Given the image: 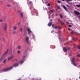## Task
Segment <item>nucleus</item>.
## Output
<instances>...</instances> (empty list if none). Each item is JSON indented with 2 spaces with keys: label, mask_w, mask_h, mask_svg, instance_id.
I'll return each mask as SVG.
<instances>
[{
  "label": "nucleus",
  "mask_w": 80,
  "mask_h": 80,
  "mask_svg": "<svg viewBox=\"0 0 80 80\" xmlns=\"http://www.w3.org/2000/svg\"><path fill=\"white\" fill-rule=\"evenodd\" d=\"M67 23H68V22H67Z\"/></svg>",
  "instance_id": "obj_48"
},
{
  "label": "nucleus",
  "mask_w": 80,
  "mask_h": 80,
  "mask_svg": "<svg viewBox=\"0 0 80 80\" xmlns=\"http://www.w3.org/2000/svg\"><path fill=\"white\" fill-rule=\"evenodd\" d=\"M25 58V56H24V57H23V58Z\"/></svg>",
  "instance_id": "obj_42"
},
{
  "label": "nucleus",
  "mask_w": 80,
  "mask_h": 80,
  "mask_svg": "<svg viewBox=\"0 0 80 80\" xmlns=\"http://www.w3.org/2000/svg\"><path fill=\"white\" fill-rule=\"evenodd\" d=\"M77 56H78V57H80V54H78V55H77Z\"/></svg>",
  "instance_id": "obj_24"
},
{
  "label": "nucleus",
  "mask_w": 80,
  "mask_h": 80,
  "mask_svg": "<svg viewBox=\"0 0 80 80\" xmlns=\"http://www.w3.org/2000/svg\"><path fill=\"white\" fill-rule=\"evenodd\" d=\"M14 58V57H13V56H12L11 57H9L8 58V60H11L12 59V58Z\"/></svg>",
  "instance_id": "obj_8"
},
{
  "label": "nucleus",
  "mask_w": 80,
  "mask_h": 80,
  "mask_svg": "<svg viewBox=\"0 0 80 80\" xmlns=\"http://www.w3.org/2000/svg\"><path fill=\"white\" fill-rule=\"evenodd\" d=\"M71 56V55H69V56H68V57H70Z\"/></svg>",
  "instance_id": "obj_38"
},
{
  "label": "nucleus",
  "mask_w": 80,
  "mask_h": 80,
  "mask_svg": "<svg viewBox=\"0 0 80 80\" xmlns=\"http://www.w3.org/2000/svg\"><path fill=\"white\" fill-rule=\"evenodd\" d=\"M18 25H20V23H19L18 24Z\"/></svg>",
  "instance_id": "obj_43"
},
{
  "label": "nucleus",
  "mask_w": 80,
  "mask_h": 80,
  "mask_svg": "<svg viewBox=\"0 0 80 80\" xmlns=\"http://www.w3.org/2000/svg\"><path fill=\"white\" fill-rule=\"evenodd\" d=\"M18 12H20V11H19Z\"/></svg>",
  "instance_id": "obj_46"
},
{
  "label": "nucleus",
  "mask_w": 80,
  "mask_h": 80,
  "mask_svg": "<svg viewBox=\"0 0 80 80\" xmlns=\"http://www.w3.org/2000/svg\"><path fill=\"white\" fill-rule=\"evenodd\" d=\"M50 12H51V13H53V11H52V10H50Z\"/></svg>",
  "instance_id": "obj_26"
},
{
  "label": "nucleus",
  "mask_w": 80,
  "mask_h": 80,
  "mask_svg": "<svg viewBox=\"0 0 80 80\" xmlns=\"http://www.w3.org/2000/svg\"><path fill=\"white\" fill-rule=\"evenodd\" d=\"M3 26L4 27V29L5 30H7V24L6 23L3 24Z\"/></svg>",
  "instance_id": "obj_5"
},
{
  "label": "nucleus",
  "mask_w": 80,
  "mask_h": 80,
  "mask_svg": "<svg viewBox=\"0 0 80 80\" xmlns=\"http://www.w3.org/2000/svg\"><path fill=\"white\" fill-rule=\"evenodd\" d=\"M58 8V9H60V7H59Z\"/></svg>",
  "instance_id": "obj_37"
},
{
  "label": "nucleus",
  "mask_w": 80,
  "mask_h": 80,
  "mask_svg": "<svg viewBox=\"0 0 80 80\" xmlns=\"http://www.w3.org/2000/svg\"><path fill=\"white\" fill-rule=\"evenodd\" d=\"M48 7H50V4L49 3H48Z\"/></svg>",
  "instance_id": "obj_20"
},
{
  "label": "nucleus",
  "mask_w": 80,
  "mask_h": 80,
  "mask_svg": "<svg viewBox=\"0 0 80 80\" xmlns=\"http://www.w3.org/2000/svg\"><path fill=\"white\" fill-rule=\"evenodd\" d=\"M76 60L75 58H73L72 60V62L74 66L75 67H77V64H76V63H75V62Z\"/></svg>",
  "instance_id": "obj_4"
},
{
  "label": "nucleus",
  "mask_w": 80,
  "mask_h": 80,
  "mask_svg": "<svg viewBox=\"0 0 80 80\" xmlns=\"http://www.w3.org/2000/svg\"><path fill=\"white\" fill-rule=\"evenodd\" d=\"M17 28L16 26H14L13 27V29L14 30H17Z\"/></svg>",
  "instance_id": "obj_12"
},
{
  "label": "nucleus",
  "mask_w": 80,
  "mask_h": 80,
  "mask_svg": "<svg viewBox=\"0 0 80 80\" xmlns=\"http://www.w3.org/2000/svg\"><path fill=\"white\" fill-rule=\"evenodd\" d=\"M67 6L68 7H70V6H68V5H67Z\"/></svg>",
  "instance_id": "obj_35"
},
{
  "label": "nucleus",
  "mask_w": 80,
  "mask_h": 80,
  "mask_svg": "<svg viewBox=\"0 0 80 80\" xmlns=\"http://www.w3.org/2000/svg\"><path fill=\"white\" fill-rule=\"evenodd\" d=\"M21 47V46H19L18 47L19 49H20Z\"/></svg>",
  "instance_id": "obj_27"
},
{
  "label": "nucleus",
  "mask_w": 80,
  "mask_h": 80,
  "mask_svg": "<svg viewBox=\"0 0 80 80\" xmlns=\"http://www.w3.org/2000/svg\"><path fill=\"white\" fill-rule=\"evenodd\" d=\"M28 40H29V38L27 37L26 39V40L27 43H28Z\"/></svg>",
  "instance_id": "obj_9"
},
{
  "label": "nucleus",
  "mask_w": 80,
  "mask_h": 80,
  "mask_svg": "<svg viewBox=\"0 0 80 80\" xmlns=\"http://www.w3.org/2000/svg\"><path fill=\"white\" fill-rule=\"evenodd\" d=\"M1 39L0 38V40H1Z\"/></svg>",
  "instance_id": "obj_50"
},
{
  "label": "nucleus",
  "mask_w": 80,
  "mask_h": 80,
  "mask_svg": "<svg viewBox=\"0 0 80 80\" xmlns=\"http://www.w3.org/2000/svg\"><path fill=\"white\" fill-rule=\"evenodd\" d=\"M55 29H57V28H58V27H57V26H55Z\"/></svg>",
  "instance_id": "obj_21"
},
{
  "label": "nucleus",
  "mask_w": 80,
  "mask_h": 80,
  "mask_svg": "<svg viewBox=\"0 0 80 80\" xmlns=\"http://www.w3.org/2000/svg\"><path fill=\"white\" fill-rule=\"evenodd\" d=\"M52 27H54V24L52 25Z\"/></svg>",
  "instance_id": "obj_34"
},
{
  "label": "nucleus",
  "mask_w": 80,
  "mask_h": 80,
  "mask_svg": "<svg viewBox=\"0 0 80 80\" xmlns=\"http://www.w3.org/2000/svg\"><path fill=\"white\" fill-rule=\"evenodd\" d=\"M58 3H60V1H58Z\"/></svg>",
  "instance_id": "obj_25"
},
{
  "label": "nucleus",
  "mask_w": 80,
  "mask_h": 80,
  "mask_svg": "<svg viewBox=\"0 0 80 80\" xmlns=\"http://www.w3.org/2000/svg\"><path fill=\"white\" fill-rule=\"evenodd\" d=\"M48 25L49 26V27H50L51 25H52V23H49Z\"/></svg>",
  "instance_id": "obj_14"
},
{
  "label": "nucleus",
  "mask_w": 80,
  "mask_h": 80,
  "mask_svg": "<svg viewBox=\"0 0 80 80\" xmlns=\"http://www.w3.org/2000/svg\"><path fill=\"white\" fill-rule=\"evenodd\" d=\"M20 15L22 17H23V14L22 13H21Z\"/></svg>",
  "instance_id": "obj_16"
},
{
  "label": "nucleus",
  "mask_w": 80,
  "mask_h": 80,
  "mask_svg": "<svg viewBox=\"0 0 80 80\" xmlns=\"http://www.w3.org/2000/svg\"><path fill=\"white\" fill-rule=\"evenodd\" d=\"M62 7L64 8V9H65V10H66V11L67 10V8H66V7H65L64 5H63Z\"/></svg>",
  "instance_id": "obj_11"
},
{
  "label": "nucleus",
  "mask_w": 80,
  "mask_h": 80,
  "mask_svg": "<svg viewBox=\"0 0 80 80\" xmlns=\"http://www.w3.org/2000/svg\"><path fill=\"white\" fill-rule=\"evenodd\" d=\"M58 28H59V29H61V28H62V27H60V26H59Z\"/></svg>",
  "instance_id": "obj_28"
},
{
  "label": "nucleus",
  "mask_w": 80,
  "mask_h": 80,
  "mask_svg": "<svg viewBox=\"0 0 80 80\" xmlns=\"http://www.w3.org/2000/svg\"><path fill=\"white\" fill-rule=\"evenodd\" d=\"M5 62H6V60L5 59V60L3 62V63H5Z\"/></svg>",
  "instance_id": "obj_23"
},
{
  "label": "nucleus",
  "mask_w": 80,
  "mask_h": 80,
  "mask_svg": "<svg viewBox=\"0 0 80 80\" xmlns=\"http://www.w3.org/2000/svg\"><path fill=\"white\" fill-rule=\"evenodd\" d=\"M68 30H69V31L70 30V28H68Z\"/></svg>",
  "instance_id": "obj_36"
},
{
  "label": "nucleus",
  "mask_w": 80,
  "mask_h": 80,
  "mask_svg": "<svg viewBox=\"0 0 80 80\" xmlns=\"http://www.w3.org/2000/svg\"><path fill=\"white\" fill-rule=\"evenodd\" d=\"M31 9L32 10H33V12H36L37 13H38V11L37 10L35 9V8H31Z\"/></svg>",
  "instance_id": "obj_6"
},
{
  "label": "nucleus",
  "mask_w": 80,
  "mask_h": 80,
  "mask_svg": "<svg viewBox=\"0 0 80 80\" xmlns=\"http://www.w3.org/2000/svg\"><path fill=\"white\" fill-rule=\"evenodd\" d=\"M62 0V1H64V0Z\"/></svg>",
  "instance_id": "obj_44"
},
{
  "label": "nucleus",
  "mask_w": 80,
  "mask_h": 80,
  "mask_svg": "<svg viewBox=\"0 0 80 80\" xmlns=\"http://www.w3.org/2000/svg\"><path fill=\"white\" fill-rule=\"evenodd\" d=\"M43 3H44V2H43Z\"/></svg>",
  "instance_id": "obj_47"
},
{
  "label": "nucleus",
  "mask_w": 80,
  "mask_h": 80,
  "mask_svg": "<svg viewBox=\"0 0 80 80\" xmlns=\"http://www.w3.org/2000/svg\"><path fill=\"white\" fill-rule=\"evenodd\" d=\"M27 31L28 32V34L29 35V36H30L31 34L33 35V32L31 31L30 28H28Z\"/></svg>",
  "instance_id": "obj_2"
},
{
  "label": "nucleus",
  "mask_w": 80,
  "mask_h": 80,
  "mask_svg": "<svg viewBox=\"0 0 80 80\" xmlns=\"http://www.w3.org/2000/svg\"><path fill=\"white\" fill-rule=\"evenodd\" d=\"M22 28H21V32H22Z\"/></svg>",
  "instance_id": "obj_30"
},
{
  "label": "nucleus",
  "mask_w": 80,
  "mask_h": 80,
  "mask_svg": "<svg viewBox=\"0 0 80 80\" xmlns=\"http://www.w3.org/2000/svg\"><path fill=\"white\" fill-rule=\"evenodd\" d=\"M18 64H16L13 66V67L4 69L2 70H0V73H2V72H7L8 71V70H10V69L13 68V67H18Z\"/></svg>",
  "instance_id": "obj_1"
},
{
  "label": "nucleus",
  "mask_w": 80,
  "mask_h": 80,
  "mask_svg": "<svg viewBox=\"0 0 80 80\" xmlns=\"http://www.w3.org/2000/svg\"><path fill=\"white\" fill-rule=\"evenodd\" d=\"M29 4H31L32 3V2L31 1L30 2H29Z\"/></svg>",
  "instance_id": "obj_32"
},
{
  "label": "nucleus",
  "mask_w": 80,
  "mask_h": 80,
  "mask_svg": "<svg viewBox=\"0 0 80 80\" xmlns=\"http://www.w3.org/2000/svg\"><path fill=\"white\" fill-rule=\"evenodd\" d=\"M7 53H8V51L5 52L4 54L2 55V57L0 59V61L3 59V57H6V55L7 54Z\"/></svg>",
  "instance_id": "obj_3"
},
{
  "label": "nucleus",
  "mask_w": 80,
  "mask_h": 80,
  "mask_svg": "<svg viewBox=\"0 0 80 80\" xmlns=\"http://www.w3.org/2000/svg\"><path fill=\"white\" fill-rule=\"evenodd\" d=\"M78 67H79V68H80V65L78 66Z\"/></svg>",
  "instance_id": "obj_40"
},
{
  "label": "nucleus",
  "mask_w": 80,
  "mask_h": 80,
  "mask_svg": "<svg viewBox=\"0 0 80 80\" xmlns=\"http://www.w3.org/2000/svg\"><path fill=\"white\" fill-rule=\"evenodd\" d=\"M76 6L78 7H79V8H80V5H77Z\"/></svg>",
  "instance_id": "obj_15"
},
{
  "label": "nucleus",
  "mask_w": 80,
  "mask_h": 80,
  "mask_svg": "<svg viewBox=\"0 0 80 80\" xmlns=\"http://www.w3.org/2000/svg\"><path fill=\"white\" fill-rule=\"evenodd\" d=\"M14 33H16V32H15V31H14V32H13Z\"/></svg>",
  "instance_id": "obj_39"
},
{
  "label": "nucleus",
  "mask_w": 80,
  "mask_h": 80,
  "mask_svg": "<svg viewBox=\"0 0 80 80\" xmlns=\"http://www.w3.org/2000/svg\"><path fill=\"white\" fill-rule=\"evenodd\" d=\"M79 78H80V77H79Z\"/></svg>",
  "instance_id": "obj_45"
},
{
  "label": "nucleus",
  "mask_w": 80,
  "mask_h": 80,
  "mask_svg": "<svg viewBox=\"0 0 80 80\" xmlns=\"http://www.w3.org/2000/svg\"><path fill=\"white\" fill-rule=\"evenodd\" d=\"M0 22H3V21L2 20H0Z\"/></svg>",
  "instance_id": "obj_31"
},
{
  "label": "nucleus",
  "mask_w": 80,
  "mask_h": 80,
  "mask_svg": "<svg viewBox=\"0 0 80 80\" xmlns=\"http://www.w3.org/2000/svg\"><path fill=\"white\" fill-rule=\"evenodd\" d=\"M72 1V0H67V2H70Z\"/></svg>",
  "instance_id": "obj_22"
},
{
  "label": "nucleus",
  "mask_w": 80,
  "mask_h": 80,
  "mask_svg": "<svg viewBox=\"0 0 80 80\" xmlns=\"http://www.w3.org/2000/svg\"><path fill=\"white\" fill-rule=\"evenodd\" d=\"M74 13H75V15H80V13L78 11H74Z\"/></svg>",
  "instance_id": "obj_7"
},
{
  "label": "nucleus",
  "mask_w": 80,
  "mask_h": 80,
  "mask_svg": "<svg viewBox=\"0 0 80 80\" xmlns=\"http://www.w3.org/2000/svg\"><path fill=\"white\" fill-rule=\"evenodd\" d=\"M17 52L19 54L21 52V51H18Z\"/></svg>",
  "instance_id": "obj_18"
},
{
  "label": "nucleus",
  "mask_w": 80,
  "mask_h": 80,
  "mask_svg": "<svg viewBox=\"0 0 80 80\" xmlns=\"http://www.w3.org/2000/svg\"><path fill=\"white\" fill-rule=\"evenodd\" d=\"M78 48L79 49V50H80V46H78Z\"/></svg>",
  "instance_id": "obj_19"
},
{
  "label": "nucleus",
  "mask_w": 80,
  "mask_h": 80,
  "mask_svg": "<svg viewBox=\"0 0 80 80\" xmlns=\"http://www.w3.org/2000/svg\"><path fill=\"white\" fill-rule=\"evenodd\" d=\"M54 32V31H53V30H52V31H51V33H53Z\"/></svg>",
  "instance_id": "obj_33"
},
{
  "label": "nucleus",
  "mask_w": 80,
  "mask_h": 80,
  "mask_svg": "<svg viewBox=\"0 0 80 80\" xmlns=\"http://www.w3.org/2000/svg\"><path fill=\"white\" fill-rule=\"evenodd\" d=\"M69 27H72V25H69Z\"/></svg>",
  "instance_id": "obj_29"
},
{
  "label": "nucleus",
  "mask_w": 80,
  "mask_h": 80,
  "mask_svg": "<svg viewBox=\"0 0 80 80\" xmlns=\"http://www.w3.org/2000/svg\"><path fill=\"white\" fill-rule=\"evenodd\" d=\"M71 33H73V32H71Z\"/></svg>",
  "instance_id": "obj_49"
},
{
  "label": "nucleus",
  "mask_w": 80,
  "mask_h": 80,
  "mask_svg": "<svg viewBox=\"0 0 80 80\" xmlns=\"http://www.w3.org/2000/svg\"><path fill=\"white\" fill-rule=\"evenodd\" d=\"M60 16L61 17V18H63V16H62V14H60Z\"/></svg>",
  "instance_id": "obj_17"
},
{
  "label": "nucleus",
  "mask_w": 80,
  "mask_h": 80,
  "mask_svg": "<svg viewBox=\"0 0 80 80\" xmlns=\"http://www.w3.org/2000/svg\"><path fill=\"white\" fill-rule=\"evenodd\" d=\"M63 50L64 52H66L67 51V48H63Z\"/></svg>",
  "instance_id": "obj_10"
},
{
  "label": "nucleus",
  "mask_w": 80,
  "mask_h": 80,
  "mask_svg": "<svg viewBox=\"0 0 80 80\" xmlns=\"http://www.w3.org/2000/svg\"><path fill=\"white\" fill-rule=\"evenodd\" d=\"M8 7H10V5H8Z\"/></svg>",
  "instance_id": "obj_41"
},
{
  "label": "nucleus",
  "mask_w": 80,
  "mask_h": 80,
  "mask_svg": "<svg viewBox=\"0 0 80 80\" xmlns=\"http://www.w3.org/2000/svg\"><path fill=\"white\" fill-rule=\"evenodd\" d=\"M24 62V61H21L20 62V64H22V63H23V62Z\"/></svg>",
  "instance_id": "obj_13"
}]
</instances>
